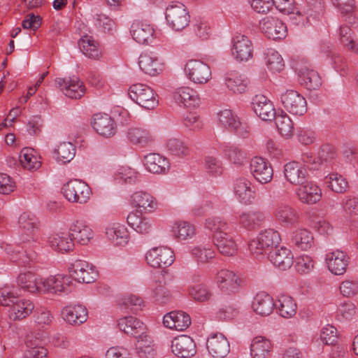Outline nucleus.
<instances>
[{"label": "nucleus", "mask_w": 358, "mask_h": 358, "mask_svg": "<svg viewBox=\"0 0 358 358\" xmlns=\"http://www.w3.org/2000/svg\"><path fill=\"white\" fill-rule=\"evenodd\" d=\"M70 236L81 245H87L93 237L92 229L82 220L75 221L69 228Z\"/></svg>", "instance_id": "2f4dec72"}, {"label": "nucleus", "mask_w": 358, "mask_h": 358, "mask_svg": "<svg viewBox=\"0 0 358 358\" xmlns=\"http://www.w3.org/2000/svg\"><path fill=\"white\" fill-rule=\"evenodd\" d=\"M268 258L274 266L282 271L289 268L294 262L292 251L285 247L274 249Z\"/></svg>", "instance_id": "cd10ccee"}, {"label": "nucleus", "mask_w": 358, "mask_h": 358, "mask_svg": "<svg viewBox=\"0 0 358 358\" xmlns=\"http://www.w3.org/2000/svg\"><path fill=\"white\" fill-rule=\"evenodd\" d=\"M17 299L13 292L6 289H0V305L11 306L9 310V317L13 320H20L29 315L34 309L32 301Z\"/></svg>", "instance_id": "f03ea898"}, {"label": "nucleus", "mask_w": 358, "mask_h": 358, "mask_svg": "<svg viewBox=\"0 0 358 358\" xmlns=\"http://www.w3.org/2000/svg\"><path fill=\"white\" fill-rule=\"evenodd\" d=\"M317 157L320 165L324 163L332 164L336 159L337 152L332 145L324 144L320 147Z\"/></svg>", "instance_id": "69168bd1"}, {"label": "nucleus", "mask_w": 358, "mask_h": 358, "mask_svg": "<svg viewBox=\"0 0 358 358\" xmlns=\"http://www.w3.org/2000/svg\"><path fill=\"white\" fill-rule=\"evenodd\" d=\"M131 202L136 207L150 212L157 206V202L153 196L144 192H135L131 196Z\"/></svg>", "instance_id": "09e8293b"}, {"label": "nucleus", "mask_w": 358, "mask_h": 358, "mask_svg": "<svg viewBox=\"0 0 358 358\" xmlns=\"http://www.w3.org/2000/svg\"><path fill=\"white\" fill-rule=\"evenodd\" d=\"M69 279L70 278L67 275H56L50 276L44 280H41V289L40 291L51 294L67 292L69 287Z\"/></svg>", "instance_id": "412c9836"}, {"label": "nucleus", "mask_w": 358, "mask_h": 358, "mask_svg": "<svg viewBox=\"0 0 358 358\" xmlns=\"http://www.w3.org/2000/svg\"><path fill=\"white\" fill-rule=\"evenodd\" d=\"M117 325L121 331L137 339L148 337L145 334V325L136 317L131 316L122 317L118 320Z\"/></svg>", "instance_id": "a211bd4d"}, {"label": "nucleus", "mask_w": 358, "mask_h": 358, "mask_svg": "<svg viewBox=\"0 0 358 358\" xmlns=\"http://www.w3.org/2000/svg\"><path fill=\"white\" fill-rule=\"evenodd\" d=\"M140 69L146 74L155 76L163 71L164 64L152 52H143L138 58Z\"/></svg>", "instance_id": "a878e982"}, {"label": "nucleus", "mask_w": 358, "mask_h": 358, "mask_svg": "<svg viewBox=\"0 0 358 358\" xmlns=\"http://www.w3.org/2000/svg\"><path fill=\"white\" fill-rule=\"evenodd\" d=\"M279 315L285 318H291L296 313L297 306L294 299L287 295H281L275 303Z\"/></svg>", "instance_id": "ea45409f"}, {"label": "nucleus", "mask_w": 358, "mask_h": 358, "mask_svg": "<svg viewBox=\"0 0 358 358\" xmlns=\"http://www.w3.org/2000/svg\"><path fill=\"white\" fill-rule=\"evenodd\" d=\"M185 71L189 78L194 83H206L211 78L210 66L197 59L189 60L185 66Z\"/></svg>", "instance_id": "0eeeda50"}, {"label": "nucleus", "mask_w": 358, "mask_h": 358, "mask_svg": "<svg viewBox=\"0 0 358 358\" xmlns=\"http://www.w3.org/2000/svg\"><path fill=\"white\" fill-rule=\"evenodd\" d=\"M173 97L177 103L188 108H196L201 103L196 91L189 87L177 88L173 94Z\"/></svg>", "instance_id": "6ab92c4d"}, {"label": "nucleus", "mask_w": 358, "mask_h": 358, "mask_svg": "<svg viewBox=\"0 0 358 358\" xmlns=\"http://www.w3.org/2000/svg\"><path fill=\"white\" fill-rule=\"evenodd\" d=\"M73 238L64 233L53 234L48 238L50 246L58 252L72 250L74 247Z\"/></svg>", "instance_id": "e433bc0d"}, {"label": "nucleus", "mask_w": 358, "mask_h": 358, "mask_svg": "<svg viewBox=\"0 0 358 358\" xmlns=\"http://www.w3.org/2000/svg\"><path fill=\"white\" fill-rule=\"evenodd\" d=\"M19 160L23 168L29 171L36 170L41 166V162L33 154V150L29 148L21 150Z\"/></svg>", "instance_id": "4d7b16f0"}, {"label": "nucleus", "mask_w": 358, "mask_h": 358, "mask_svg": "<svg viewBox=\"0 0 358 358\" xmlns=\"http://www.w3.org/2000/svg\"><path fill=\"white\" fill-rule=\"evenodd\" d=\"M272 345L269 340L257 336L250 345V355L252 358H267L271 352Z\"/></svg>", "instance_id": "c9c22d12"}, {"label": "nucleus", "mask_w": 358, "mask_h": 358, "mask_svg": "<svg viewBox=\"0 0 358 358\" xmlns=\"http://www.w3.org/2000/svg\"><path fill=\"white\" fill-rule=\"evenodd\" d=\"M259 27L268 38L273 40L284 38L287 35V27L282 20L275 17H264L259 22Z\"/></svg>", "instance_id": "1a4fd4ad"}, {"label": "nucleus", "mask_w": 358, "mask_h": 358, "mask_svg": "<svg viewBox=\"0 0 358 358\" xmlns=\"http://www.w3.org/2000/svg\"><path fill=\"white\" fill-rule=\"evenodd\" d=\"M17 282L22 289L30 293H35L41 289L40 280H38L36 275L31 272L20 273L17 276Z\"/></svg>", "instance_id": "de8ad7c7"}, {"label": "nucleus", "mask_w": 358, "mask_h": 358, "mask_svg": "<svg viewBox=\"0 0 358 358\" xmlns=\"http://www.w3.org/2000/svg\"><path fill=\"white\" fill-rule=\"evenodd\" d=\"M281 101L288 112H306V101L303 96L294 90L287 91L281 96Z\"/></svg>", "instance_id": "393cba45"}, {"label": "nucleus", "mask_w": 358, "mask_h": 358, "mask_svg": "<svg viewBox=\"0 0 358 358\" xmlns=\"http://www.w3.org/2000/svg\"><path fill=\"white\" fill-rule=\"evenodd\" d=\"M55 82L56 87H59L65 96L71 99H80L85 94V85L76 76L57 78Z\"/></svg>", "instance_id": "9d476101"}, {"label": "nucleus", "mask_w": 358, "mask_h": 358, "mask_svg": "<svg viewBox=\"0 0 358 358\" xmlns=\"http://www.w3.org/2000/svg\"><path fill=\"white\" fill-rule=\"evenodd\" d=\"M148 264L154 268H166L175 260L173 251L165 246L155 247L150 250L145 255Z\"/></svg>", "instance_id": "39448f33"}, {"label": "nucleus", "mask_w": 358, "mask_h": 358, "mask_svg": "<svg viewBox=\"0 0 358 358\" xmlns=\"http://www.w3.org/2000/svg\"><path fill=\"white\" fill-rule=\"evenodd\" d=\"M299 199L303 203L311 205L318 202L322 198V190L313 182L301 185L296 192Z\"/></svg>", "instance_id": "c85d7f7f"}, {"label": "nucleus", "mask_w": 358, "mask_h": 358, "mask_svg": "<svg viewBox=\"0 0 358 358\" xmlns=\"http://www.w3.org/2000/svg\"><path fill=\"white\" fill-rule=\"evenodd\" d=\"M69 269L71 276L79 282L90 283L96 279L97 273L94 266L86 261L76 260Z\"/></svg>", "instance_id": "9b49d317"}, {"label": "nucleus", "mask_w": 358, "mask_h": 358, "mask_svg": "<svg viewBox=\"0 0 358 358\" xmlns=\"http://www.w3.org/2000/svg\"><path fill=\"white\" fill-rule=\"evenodd\" d=\"M144 165L153 173H164L169 168L168 160L157 153H150L144 157Z\"/></svg>", "instance_id": "72a5a7b5"}, {"label": "nucleus", "mask_w": 358, "mask_h": 358, "mask_svg": "<svg viewBox=\"0 0 358 358\" xmlns=\"http://www.w3.org/2000/svg\"><path fill=\"white\" fill-rule=\"evenodd\" d=\"M80 50L87 57L99 59L101 55L99 43L91 36H85L78 42Z\"/></svg>", "instance_id": "c03bdc74"}, {"label": "nucleus", "mask_w": 358, "mask_h": 358, "mask_svg": "<svg viewBox=\"0 0 358 358\" xmlns=\"http://www.w3.org/2000/svg\"><path fill=\"white\" fill-rule=\"evenodd\" d=\"M281 241L279 233L272 229L262 231L248 245L249 250L256 258L267 257L278 248Z\"/></svg>", "instance_id": "f257e3e1"}, {"label": "nucleus", "mask_w": 358, "mask_h": 358, "mask_svg": "<svg viewBox=\"0 0 358 358\" xmlns=\"http://www.w3.org/2000/svg\"><path fill=\"white\" fill-rule=\"evenodd\" d=\"M19 224L28 236H34L38 230V220L34 215L22 213L19 217Z\"/></svg>", "instance_id": "052dcab7"}, {"label": "nucleus", "mask_w": 358, "mask_h": 358, "mask_svg": "<svg viewBox=\"0 0 358 358\" xmlns=\"http://www.w3.org/2000/svg\"><path fill=\"white\" fill-rule=\"evenodd\" d=\"M301 84L308 90H316L322 85V80L318 73L313 70L304 67L299 70Z\"/></svg>", "instance_id": "79ce46f5"}, {"label": "nucleus", "mask_w": 358, "mask_h": 358, "mask_svg": "<svg viewBox=\"0 0 358 358\" xmlns=\"http://www.w3.org/2000/svg\"><path fill=\"white\" fill-rule=\"evenodd\" d=\"M172 352L178 357L189 358L196 354V344L189 336L181 335L173 339L171 344Z\"/></svg>", "instance_id": "f3484780"}, {"label": "nucleus", "mask_w": 358, "mask_h": 358, "mask_svg": "<svg viewBox=\"0 0 358 358\" xmlns=\"http://www.w3.org/2000/svg\"><path fill=\"white\" fill-rule=\"evenodd\" d=\"M108 238L116 245H124L128 243L129 234L127 229L122 224H113L106 229Z\"/></svg>", "instance_id": "f704fd0d"}, {"label": "nucleus", "mask_w": 358, "mask_h": 358, "mask_svg": "<svg viewBox=\"0 0 358 358\" xmlns=\"http://www.w3.org/2000/svg\"><path fill=\"white\" fill-rule=\"evenodd\" d=\"M285 177L293 185H303L306 184L308 173L307 169L299 162H289L284 166Z\"/></svg>", "instance_id": "4468645a"}, {"label": "nucleus", "mask_w": 358, "mask_h": 358, "mask_svg": "<svg viewBox=\"0 0 358 358\" xmlns=\"http://www.w3.org/2000/svg\"><path fill=\"white\" fill-rule=\"evenodd\" d=\"M326 262L329 270L335 275H343L347 269L349 257L341 250L329 252L326 256Z\"/></svg>", "instance_id": "5701e85b"}, {"label": "nucleus", "mask_w": 358, "mask_h": 358, "mask_svg": "<svg viewBox=\"0 0 358 358\" xmlns=\"http://www.w3.org/2000/svg\"><path fill=\"white\" fill-rule=\"evenodd\" d=\"M130 32L134 40L140 44H148L155 39L154 28L150 24L143 22H133Z\"/></svg>", "instance_id": "b1692460"}, {"label": "nucleus", "mask_w": 358, "mask_h": 358, "mask_svg": "<svg viewBox=\"0 0 358 358\" xmlns=\"http://www.w3.org/2000/svg\"><path fill=\"white\" fill-rule=\"evenodd\" d=\"M62 192L69 201L85 203L92 192L87 183L80 180H72L64 185Z\"/></svg>", "instance_id": "20e7f679"}, {"label": "nucleus", "mask_w": 358, "mask_h": 358, "mask_svg": "<svg viewBox=\"0 0 358 358\" xmlns=\"http://www.w3.org/2000/svg\"><path fill=\"white\" fill-rule=\"evenodd\" d=\"M216 278L220 290L227 294L237 293L243 282L239 275L227 269L219 271Z\"/></svg>", "instance_id": "6e6552de"}, {"label": "nucleus", "mask_w": 358, "mask_h": 358, "mask_svg": "<svg viewBox=\"0 0 358 358\" xmlns=\"http://www.w3.org/2000/svg\"><path fill=\"white\" fill-rule=\"evenodd\" d=\"M172 232L175 238L183 241L192 238L195 234V228L186 221H179L173 226Z\"/></svg>", "instance_id": "6e6d98bb"}, {"label": "nucleus", "mask_w": 358, "mask_h": 358, "mask_svg": "<svg viewBox=\"0 0 358 358\" xmlns=\"http://www.w3.org/2000/svg\"><path fill=\"white\" fill-rule=\"evenodd\" d=\"M166 147L169 152L179 157L189 155L190 149L188 145L179 138H171L167 141Z\"/></svg>", "instance_id": "bf43d9fd"}, {"label": "nucleus", "mask_w": 358, "mask_h": 358, "mask_svg": "<svg viewBox=\"0 0 358 358\" xmlns=\"http://www.w3.org/2000/svg\"><path fill=\"white\" fill-rule=\"evenodd\" d=\"M253 112H271L275 111V108L271 100L264 94L255 95L251 102Z\"/></svg>", "instance_id": "680f3d73"}, {"label": "nucleus", "mask_w": 358, "mask_h": 358, "mask_svg": "<svg viewBox=\"0 0 358 358\" xmlns=\"http://www.w3.org/2000/svg\"><path fill=\"white\" fill-rule=\"evenodd\" d=\"M213 241L217 250L222 255L231 257L237 253V245L234 238L227 233L220 231L214 234Z\"/></svg>", "instance_id": "bb28decb"}, {"label": "nucleus", "mask_w": 358, "mask_h": 358, "mask_svg": "<svg viewBox=\"0 0 358 358\" xmlns=\"http://www.w3.org/2000/svg\"><path fill=\"white\" fill-rule=\"evenodd\" d=\"M276 219L285 226H292L298 222L299 215L296 210L287 205H280L275 213Z\"/></svg>", "instance_id": "37998d69"}, {"label": "nucleus", "mask_w": 358, "mask_h": 358, "mask_svg": "<svg viewBox=\"0 0 358 358\" xmlns=\"http://www.w3.org/2000/svg\"><path fill=\"white\" fill-rule=\"evenodd\" d=\"M62 315L64 320L68 323L77 325L87 320V310L82 305L68 306L63 308Z\"/></svg>", "instance_id": "7c9ffc66"}, {"label": "nucleus", "mask_w": 358, "mask_h": 358, "mask_svg": "<svg viewBox=\"0 0 358 358\" xmlns=\"http://www.w3.org/2000/svg\"><path fill=\"white\" fill-rule=\"evenodd\" d=\"M148 337H143L137 340L136 350L137 354L141 358H155L156 356V350L151 341L148 343Z\"/></svg>", "instance_id": "0e129e2a"}, {"label": "nucleus", "mask_w": 358, "mask_h": 358, "mask_svg": "<svg viewBox=\"0 0 358 358\" xmlns=\"http://www.w3.org/2000/svg\"><path fill=\"white\" fill-rule=\"evenodd\" d=\"M264 63L272 73H279L285 66L282 57L273 49H268L264 53Z\"/></svg>", "instance_id": "8fccbe9b"}, {"label": "nucleus", "mask_w": 358, "mask_h": 358, "mask_svg": "<svg viewBox=\"0 0 358 358\" xmlns=\"http://www.w3.org/2000/svg\"><path fill=\"white\" fill-rule=\"evenodd\" d=\"M166 19L176 31L182 30L189 23V13L181 3L171 5L166 8Z\"/></svg>", "instance_id": "423d86ee"}, {"label": "nucleus", "mask_w": 358, "mask_h": 358, "mask_svg": "<svg viewBox=\"0 0 358 358\" xmlns=\"http://www.w3.org/2000/svg\"><path fill=\"white\" fill-rule=\"evenodd\" d=\"M240 224L245 228L252 230L260 227L265 220V217L259 211L243 213L239 217Z\"/></svg>", "instance_id": "a18cd8bd"}, {"label": "nucleus", "mask_w": 358, "mask_h": 358, "mask_svg": "<svg viewBox=\"0 0 358 358\" xmlns=\"http://www.w3.org/2000/svg\"><path fill=\"white\" fill-rule=\"evenodd\" d=\"M127 222L138 233L146 234L152 230L150 220L136 213H129L127 216Z\"/></svg>", "instance_id": "49530a36"}, {"label": "nucleus", "mask_w": 358, "mask_h": 358, "mask_svg": "<svg viewBox=\"0 0 358 358\" xmlns=\"http://www.w3.org/2000/svg\"><path fill=\"white\" fill-rule=\"evenodd\" d=\"M217 116L220 123L224 127L235 131L241 136L247 133L244 124L236 113H217Z\"/></svg>", "instance_id": "4c0bfd02"}, {"label": "nucleus", "mask_w": 358, "mask_h": 358, "mask_svg": "<svg viewBox=\"0 0 358 358\" xmlns=\"http://www.w3.org/2000/svg\"><path fill=\"white\" fill-rule=\"evenodd\" d=\"M120 308L124 313H136L141 310L143 300L136 295H128L122 297L120 301Z\"/></svg>", "instance_id": "13d9d810"}, {"label": "nucleus", "mask_w": 358, "mask_h": 358, "mask_svg": "<svg viewBox=\"0 0 358 358\" xmlns=\"http://www.w3.org/2000/svg\"><path fill=\"white\" fill-rule=\"evenodd\" d=\"M92 127L99 135L106 138L112 137L116 133L115 117L109 113H94Z\"/></svg>", "instance_id": "2eb2a0df"}, {"label": "nucleus", "mask_w": 358, "mask_h": 358, "mask_svg": "<svg viewBox=\"0 0 358 358\" xmlns=\"http://www.w3.org/2000/svg\"><path fill=\"white\" fill-rule=\"evenodd\" d=\"M206 348L214 358H224L230 351L227 338L222 334H212L207 340Z\"/></svg>", "instance_id": "dca6fc26"}, {"label": "nucleus", "mask_w": 358, "mask_h": 358, "mask_svg": "<svg viewBox=\"0 0 358 358\" xmlns=\"http://www.w3.org/2000/svg\"><path fill=\"white\" fill-rule=\"evenodd\" d=\"M57 162L66 164L72 160L76 154V147L70 142H63L54 151Z\"/></svg>", "instance_id": "603ef678"}, {"label": "nucleus", "mask_w": 358, "mask_h": 358, "mask_svg": "<svg viewBox=\"0 0 358 358\" xmlns=\"http://www.w3.org/2000/svg\"><path fill=\"white\" fill-rule=\"evenodd\" d=\"M274 120L278 132L286 138L293 134L294 124L287 113H273Z\"/></svg>", "instance_id": "3c124183"}, {"label": "nucleus", "mask_w": 358, "mask_h": 358, "mask_svg": "<svg viewBox=\"0 0 358 358\" xmlns=\"http://www.w3.org/2000/svg\"><path fill=\"white\" fill-rule=\"evenodd\" d=\"M328 187L334 192L343 194L348 189V182L346 179L338 173H329L325 178Z\"/></svg>", "instance_id": "5fc2aeb1"}, {"label": "nucleus", "mask_w": 358, "mask_h": 358, "mask_svg": "<svg viewBox=\"0 0 358 358\" xmlns=\"http://www.w3.org/2000/svg\"><path fill=\"white\" fill-rule=\"evenodd\" d=\"M248 80L236 71L227 73L225 84L227 88L234 93L242 94L246 91Z\"/></svg>", "instance_id": "a19ab883"}, {"label": "nucleus", "mask_w": 358, "mask_h": 358, "mask_svg": "<svg viewBox=\"0 0 358 358\" xmlns=\"http://www.w3.org/2000/svg\"><path fill=\"white\" fill-rule=\"evenodd\" d=\"M129 97L145 110H152L159 104L157 95L149 86L136 83L130 86L128 90Z\"/></svg>", "instance_id": "7ed1b4c3"}, {"label": "nucleus", "mask_w": 358, "mask_h": 358, "mask_svg": "<svg viewBox=\"0 0 358 358\" xmlns=\"http://www.w3.org/2000/svg\"><path fill=\"white\" fill-rule=\"evenodd\" d=\"M127 138L131 143L141 147H146L153 142L150 133L138 127L130 128L127 132Z\"/></svg>", "instance_id": "58836bf2"}, {"label": "nucleus", "mask_w": 358, "mask_h": 358, "mask_svg": "<svg viewBox=\"0 0 358 358\" xmlns=\"http://www.w3.org/2000/svg\"><path fill=\"white\" fill-rule=\"evenodd\" d=\"M232 55L239 62L248 61L253 56V45L248 36L238 34L232 39Z\"/></svg>", "instance_id": "f8f14e48"}, {"label": "nucleus", "mask_w": 358, "mask_h": 358, "mask_svg": "<svg viewBox=\"0 0 358 358\" xmlns=\"http://www.w3.org/2000/svg\"><path fill=\"white\" fill-rule=\"evenodd\" d=\"M250 171L254 178L260 183L269 182L273 175L270 163L260 157H255L250 162Z\"/></svg>", "instance_id": "ddd939ff"}, {"label": "nucleus", "mask_w": 358, "mask_h": 358, "mask_svg": "<svg viewBox=\"0 0 358 358\" xmlns=\"http://www.w3.org/2000/svg\"><path fill=\"white\" fill-rule=\"evenodd\" d=\"M294 266L299 273H308L313 268V261L308 255H301L296 257Z\"/></svg>", "instance_id": "774afa93"}, {"label": "nucleus", "mask_w": 358, "mask_h": 358, "mask_svg": "<svg viewBox=\"0 0 358 358\" xmlns=\"http://www.w3.org/2000/svg\"><path fill=\"white\" fill-rule=\"evenodd\" d=\"M234 193L240 202L251 204L257 196L250 180L244 177L237 178L234 184Z\"/></svg>", "instance_id": "aec40b11"}, {"label": "nucleus", "mask_w": 358, "mask_h": 358, "mask_svg": "<svg viewBox=\"0 0 358 358\" xmlns=\"http://www.w3.org/2000/svg\"><path fill=\"white\" fill-rule=\"evenodd\" d=\"M291 243L298 250H308L313 245L314 237L310 231L299 229L292 232Z\"/></svg>", "instance_id": "473e14b6"}, {"label": "nucleus", "mask_w": 358, "mask_h": 358, "mask_svg": "<svg viewBox=\"0 0 358 358\" xmlns=\"http://www.w3.org/2000/svg\"><path fill=\"white\" fill-rule=\"evenodd\" d=\"M274 307L275 303L273 298L266 292L257 294L252 303L254 312L261 316L269 315L273 312Z\"/></svg>", "instance_id": "c756f323"}, {"label": "nucleus", "mask_w": 358, "mask_h": 358, "mask_svg": "<svg viewBox=\"0 0 358 358\" xmlns=\"http://www.w3.org/2000/svg\"><path fill=\"white\" fill-rule=\"evenodd\" d=\"M163 324L167 328L184 331L191 324V318L183 311H171L164 316Z\"/></svg>", "instance_id": "4be33fe9"}, {"label": "nucleus", "mask_w": 358, "mask_h": 358, "mask_svg": "<svg viewBox=\"0 0 358 358\" xmlns=\"http://www.w3.org/2000/svg\"><path fill=\"white\" fill-rule=\"evenodd\" d=\"M189 294L194 300L203 302L208 300L211 296L208 287L203 284L196 285L189 288Z\"/></svg>", "instance_id": "338daca9"}, {"label": "nucleus", "mask_w": 358, "mask_h": 358, "mask_svg": "<svg viewBox=\"0 0 358 358\" xmlns=\"http://www.w3.org/2000/svg\"><path fill=\"white\" fill-rule=\"evenodd\" d=\"M332 3L346 17L345 20L350 24L355 23V16L354 15L356 5L355 0H331Z\"/></svg>", "instance_id": "864d4df0"}, {"label": "nucleus", "mask_w": 358, "mask_h": 358, "mask_svg": "<svg viewBox=\"0 0 358 358\" xmlns=\"http://www.w3.org/2000/svg\"><path fill=\"white\" fill-rule=\"evenodd\" d=\"M340 40L342 44L349 50L358 52V42L354 40L353 32L348 26H341L339 30Z\"/></svg>", "instance_id": "e2e57ef3"}]
</instances>
